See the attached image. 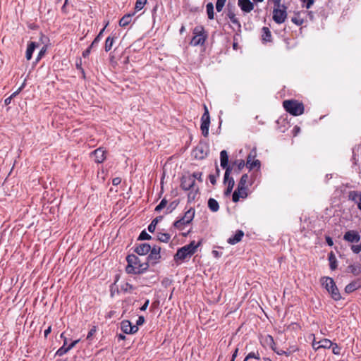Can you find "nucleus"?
Segmentation results:
<instances>
[{
	"label": "nucleus",
	"instance_id": "nucleus-1",
	"mask_svg": "<svg viewBox=\"0 0 361 361\" xmlns=\"http://www.w3.org/2000/svg\"><path fill=\"white\" fill-rule=\"evenodd\" d=\"M128 265L126 271L128 274H140L147 270L149 267L148 262H142L140 259L135 255H129L126 257Z\"/></svg>",
	"mask_w": 361,
	"mask_h": 361
},
{
	"label": "nucleus",
	"instance_id": "nucleus-2",
	"mask_svg": "<svg viewBox=\"0 0 361 361\" xmlns=\"http://www.w3.org/2000/svg\"><path fill=\"white\" fill-rule=\"evenodd\" d=\"M200 244V243H196L195 241H192L190 243L178 249L174 255V261L177 264H180L183 261L190 258L196 252Z\"/></svg>",
	"mask_w": 361,
	"mask_h": 361
},
{
	"label": "nucleus",
	"instance_id": "nucleus-3",
	"mask_svg": "<svg viewBox=\"0 0 361 361\" xmlns=\"http://www.w3.org/2000/svg\"><path fill=\"white\" fill-rule=\"evenodd\" d=\"M283 107L286 112L294 116L302 115L305 111L303 103L296 99L284 100Z\"/></svg>",
	"mask_w": 361,
	"mask_h": 361
},
{
	"label": "nucleus",
	"instance_id": "nucleus-4",
	"mask_svg": "<svg viewBox=\"0 0 361 361\" xmlns=\"http://www.w3.org/2000/svg\"><path fill=\"white\" fill-rule=\"evenodd\" d=\"M320 281L322 286L331 294V298L334 300L341 299V293L332 278L324 276Z\"/></svg>",
	"mask_w": 361,
	"mask_h": 361
},
{
	"label": "nucleus",
	"instance_id": "nucleus-5",
	"mask_svg": "<svg viewBox=\"0 0 361 361\" xmlns=\"http://www.w3.org/2000/svg\"><path fill=\"white\" fill-rule=\"evenodd\" d=\"M194 36L192 38L190 44L192 46L203 45L207 38V34L206 33L203 26H196L193 29Z\"/></svg>",
	"mask_w": 361,
	"mask_h": 361
},
{
	"label": "nucleus",
	"instance_id": "nucleus-6",
	"mask_svg": "<svg viewBox=\"0 0 361 361\" xmlns=\"http://www.w3.org/2000/svg\"><path fill=\"white\" fill-rule=\"evenodd\" d=\"M273 20L277 24L283 23L287 18V6L284 4H279L278 6H274Z\"/></svg>",
	"mask_w": 361,
	"mask_h": 361
},
{
	"label": "nucleus",
	"instance_id": "nucleus-7",
	"mask_svg": "<svg viewBox=\"0 0 361 361\" xmlns=\"http://www.w3.org/2000/svg\"><path fill=\"white\" fill-rule=\"evenodd\" d=\"M204 112L201 117V126L200 129L202 134L204 137H207L209 135V128L210 125V116L209 110L206 105H204Z\"/></svg>",
	"mask_w": 361,
	"mask_h": 361
},
{
	"label": "nucleus",
	"instance_id": "nucleus-8",
	"mask_svg": "<svg viewBox=\"0 0 361 361\" xmlns=\"http://www.w3.org/2000/svg\"><path fill=\"white\" fill-rule=\"evenodd\" d=\"M195 216V209L190 208L179 220L175 221L173 226H184L190 224Z\"/></svg>",
	"mask_w": 361,
	"mask_h": 361
},
{
	"label": "nucleus",
	"instance_id": "nucleus-9",
	"mask_svg": "<svg viewBox=\"0 0 361 361\" xmlns=\"http://www.w3.org/2000/svg\"><path fill=\"white\" fill-rule=\"evenodd\" d=\"M161 248L159 246H153L151 247V250L149 252V254L147 257V262L152 264H155L159 262L160 258H161V254H160Z\"/></svg>",
	"mask_w": 361,
	"mask_h": 361
},
{
	"label": "nucleus",
	"instance_id": "nucleus-10",
	"mask_svg": "<svg viewBox=\"0 0 361 361\" xmlns=\"http://www.w3.org/2000/svg\"><path fill=\"white\" fill-rule=\"evenodd\" d=\"M230 173H231L230 170L227 169L226 171H225L224 178V183L225 185H226V186H227L226 190L224 191V195L226 196H228L231 193L233 188L234 187V185H235L234 179L232 177L229 176Z\"/></svg>",
	"mask_w": 361,
	"mask_h": 361
},
{
	"label": "nucleus",
	"instance_id": "nucleus-11",
	"mask_svg": "<svg viewBox=\"0 0 361 361\" xmlns=\"http://www.w3.org/2000/svg\"><path fill=\"white\" fill-rule=\"evenodd\" d=\"M256 155L257 153L255 150H252L247 155L246 166L250 170H252L255 168H260L261 164L259 160L255 159L252 162H250V159H255L256 157Z\"/></svg>",
	"mask_w": 361,
	"mask_h": 361
},
{
	"label": "nucleus",
	"instance_id": "nucleus-12",
	"mask_svg": "<svg viewBox=\"0 0 361 361\" xmlns=\"http://www.w3.org/2000/svg\"><path fill=\"white\" fill-rule=\"evenodd\" d=\"M195 183V180L193 177L190 176H183L181 178L180 187L184 190H189L192 188Z\"/></svg>",
	"mask_w": 361,
	"mask_h": 361
},
{
	"label": "nucleus",
	"instance_id": "nucleus-13",
	"mask_svg": "<svg viewBox=\"0 0 361 361\" xmlns=\"http://www.w3.org/2000/svg\"><path fill=\"white\" fill-rule=\"evenodd\" d=\"M247 197V188H237L233 193L232 200L234 202H238L240 198L245 199Z\"/></svg>",
	"mask_w": 361,
	"mask_h": 361
},
{
	"label": "nucleus",
	"instance_id": "nucleus-14",
	"mask_svg": "<svg viewBox=\"0 0 361 361\" xmlns=\"http://www.w3.org/2000/svg\"><path fill=\"white\" fill-rule=\"evenodd\" d=\"M343 239L349 243H358L360 241V236L357 232L349 231L345 233Z\"/></svg>",
	"mask_w": 361,
	"mask_h": 361
},
{
	"label": "nucleus",
	"instance_id": "nucleus-15",
	"mask_svg": "<svg viewBox=\"0 0 361 361\" xmlns=\"http://www.w3.org/2000/svg\"><path fill=\"white\" fill-rule=\"evenodd\" d=\"M238 5L245 13H250L254 9V4L250 0H238Z\"/></svg>",
	"mask_w": 361,
	"mask_h": 361
},
{
	"label": "nucleus",
	"instance_id": "nucleus-16",
	"mask_svg": "<svg viewBox=\"0 0 361 361\" xmlns=\"http://www.w3.org/2000/svg\"><path fill=\"white\" fill-rule=\"evenodd\" d=\"M95 162L102 163L106 158V151L103 147H99L93 152Z\"/></svg>",
	"mask_w": 361,
	"mask_h": 361
},
{
	"label": "nucleus",
	"instance_id": "nucleus-17",
	"mask_svg": "<svg viewBox=\"0 0 361 361\" xmlns=\"http://www.w3.org/2000/svg\"><path fill=\"white\" fill-rule=\"evenodd\" d=\"M121 329L126 334H134L137 331L138 328L136 325H132L131 323L125 320L121 322Z\"/></svg>",
	"mask_w": 361,
	"mask_h": 361
},
{
	"label": "nucleus",
	"instance_id": "nucleus-18",
	"mask_svg": "<svg viewBox=\"0 0 361 361\" xmlns=\"http://www.w3.org/2000/svg\"><path fill=\"white\" fill-rule=\"evenodd\" d=\"M244 236V233L241 230H237L235 233L228 238L227 242L231 245H235L240 241H241L243 237Z\"/></svg>",
	"mask_w": 361,
	"mask_h": 361
},
{
	"label": "nucleus",
	"instance_id": "nucleus-19",
	"mask_svg": "<svg viewBox=\"0 0 361 361\" xmlns=\"http://www.w3.org/2000/svg\"><path fill=\"white\" fill-rule=\"evenodd\" d=\"M150 250L151 246L147 243H141L135 249V252L139 255H146Z\"/></svg>",
	"mask_w": 361,
	"mask_h": 361
},
{
	"label": "nucleus",
	"instance_id": "nucleus-20",
	"mask_svg": "<svg viewBox=\"0 0 361 361\" xmlns=\"http://www.w3.org/2000/svg\"><path fill=\"white\" fill-rule=\"evenodd\" d=\"M220 162H221V166L223 169H224L226 171L228 169L230 170V172L231 171V169L228 166V156L227 152L226 150H222L220 152Z\"/></svg>",
	"mask_w": 361,
	"mask_h": 361
},
{
	"label": "nucleus",
	"instance_id": "nucleus-21",
	"mask_svg": "<svg viewBox=\"0 0 361 361\" xmlns=\"http://www.w3.org/2000/svg\"><path fill=\"white\" fill-rule=\"evenodd\" d=\"M262 40L264 43L271 42L272 41L271 31L267 27H263L262 28Z\"/></svg>",
	"mask_w": 361,
	"mask_h": 361
},
{
	"label": "nucleus",
	"instance_id": "nucleus-22",
	"mask_svg": "<svg viewBox=\"0 0 361 361\" xmlns=\"http://www.w3.org/2000/svg\"><path fill=\"white\" fill-rule=\"evenodd\" d=\"M361 287V282L359 280L354 281L348 284L345 288L346 293H350Z\"/></svg>",
	"mask_w": 361,
	"mask_h": 361
},
{
	"label": "nucleus",
	"instance_id": "nucleus-23",
	"mask_svg": "<svg viewBox=\"0 0 361 361\" xmlns=\"http://www.w3.org/2000/svg\"><path fill=\"white\" fill-rule=\"evenodd\" d=\"M38 47V44L35 42H30L27 44V47L25 53V57L27 60H30L32 59V54L35 49Z\"/></svg>",
	"mask_w": 361,
	"mask_h": 361
},
{
	"label": "nucleus",
	"instance_id": "nucleus-24",
	"mask_svg": "<svg viewBox=\"0 0 361 361\" xmlns=\"http://www.w3.org/2000/svg\"><path fill=\"white\" fill-rule=\"evenodd\" d=\"M133 16L134 13L124 15L119 20V25L123 27L128 26L131 23Z\"/></svg>",
	"mask_w": 361,
	"mask_h": 361
},
{
	"label": "nucleus",
	"instance_id": "nucleus-25",
	"mask_svg": "<svg viewBox=\"0 0 361 361\" xmlns=\"http://www.w3.org/2000/svg\"><path fill=\"white\" fill-rule=\"evenodd\" d=\"M78 342V340L73 341L68 347H65V345H63L56 353V355L62 356L65 355L68 350H70L75 345V344Z\"/></svg>",
	"mask_w": 361,
	"mask_h": 361
},
{
	"label": "nucleus",
	"instance_id": "nucleus-26",
	"mask_svg": "<svg viewBox=\"0 0 361 361\" xmlns=\"http://www.w3.org/2000/svg\"><path fill=\"white\" fill-rule=\"evenodd\" d=\"M193 155L197 159H203L206 157L207 153L204 151L202 147H197L193 150Z\"/></svg>",
	"mask_w": 361,
	"mask_h": 361
},
{
	"label": "nucleus",
	"instance_id": "nucleus-27",
	"mask_svg": "<svg viewBox=\"0 0 361 361\" xmlns=\"http://www.w3.org/2000/svg\"><path fill=\"white\" fill-rule=\"evenodd\" d=\"M348 197L349 200L355 202L358 204V202H361V192L357 191H350Z\"/></svg>",
	"mask_w": 361,
	"mask_h": 361
},
{
	"label": "nucleus",
	"instance_id": "nucleus-28",
	"mask_svg": "<svg viewBox=\"0 0 361 361\" xmlns=\"http://www.w3.org/2000/svg\"><path fill=\"white\" fill-rule=\"evenodd\" d=\"M208 207L212 212H216L219 209L218 202L214 198H209L208 200Z\"/></svg>",
	"mask_w": 361,
	"mask_h": 361
},
{
	"label": "nucleus",
	"instance_id": "nucleus-29",
	"mask_svg": "<svg viewBox=\"0 0 361 361\" xmlns=\"http://www.w3.org/2000/svg\"><path fill=\"white\" fill-rule=\"evenodd\" d=\"M329 261L331 269L335 270L337 267V260L333 252L329 254Z\"/></svg>",
	"mask_w": 361,
	"mask_h": 361
},
{
	"label": "nucleus",
	"instance_id": "nucleus-30",
	"mask_svg": "<svg viewBox=\"0 0 361 361\" xmlns=\"http://www.w3.org/2000/svg\"><path fill=\"white\" fill-rule=\"evenodd\" d=\"M207 13L208 16V18L210 20H213L214 18V5L212 3L209 2L206 6Z\"/></svg>",
	"mask_w": 361,
	"mask_h": 361
},
{
	"label": "nucleus",
	"instance_id": "nucleus-31",
	"mask_svg": "<svg viewBox=\"0 0 361 361\" xmlns=\"http://www.w3.org/2000/svg\"><path fill=\"white\" fill-rule=\"evenodd\" d=\"M248 179H249V176L247 174H243L238 183V186L237 188H240V189L241 190L242 188H247V183L248 181Z\"/></svg>",
	"mask_w": 361,
	"mask_h": 361
},
{
	"label": "nucleus",
	"instance_id": "nucleus-32",
	"mask_svg": "<svg viewBox=\"0 0 361 361\" xmlns=\"http://www.w3.org/2000/svg\"><path fill=\"white\" fill-rule=\"evenodd\" d=\"M264 343L268 345L273 350H275V342L274 338L270 335H267L264 338Z\"/></svg>",
	"mask_w": 361,
	"mask_h": 361
},
{
	"label": "nucleus",
	"instance_id": "nucleus-33",
	"mask_svg": "<svg viewBox=\"0 0 361 361\" xmlns=\"http://www.w3.org/2000/svg\"><path fill=\"white\" fill-rule=\"evenodd\" d=\"M116 39L115 37H108L105 41V51H109L111 49L113 44L114 42V39Z\"/></svg>",
	"mask_w": 361,
	"mask_h": 361
},
{
	"label": "nucleus",
	"instance_id": "nucleus-34",
	"mask_svg": "<svg viewBox=\"0 0 361 361\" xmlns=\"http://www.w3.org/2000/svg\"><path fill=\"white\" fill-rule=\"evenodd\" d=\"M291 21L298 26L302 25L304 23V19L300 17L299 13H295V15L291 18Z\"/></svg>",
	"mask_w": 361,
	"mask_h": 361
},
{
	"label": "nucleus",
	"instance_id": "nucleus-35",
	"mask_svg": "<svg viewBox=\"0 0 361 361\" xmlns=\"http://www.w3.org/2000/svg\"><path fill=\"white\" fill-rule=\"evenodd\" d=\"M320 344L319 345L320 348H330L332 345V342L327 338H324L319 341Z\"/></svg>",
	"mask_w": 361,
	"mask_h": 361
},
{
	"label": "nucleus",
	"instance_id": "nucleus-36",
	"mask_svg": "<svg viewBox=\"0 0 361 361\" xmlns=\"http://www.w3.org/2000/svg\"><path fill=\"white\" fill-rule=\"evenodd\" d=\"M227 16L232 23L240 26L238 19L236 18L235 14L233 11H229L227 13Z\"/></svg>",
	"mask_w": 361,
	"mask_h": 361
},
{
	"label": "nucleus",
	"instance_id": "nucleus-37",
	"mask_svg": "<svg viewBox=\"0 0 361 361\" xmlns=\"http://www.w3.org/2000/svg\"><path fill=\"white\" fill-rule=\"evenodd\" d=\"M170 235L168 233H159L157 235V238L161 242L167 243L170 240Z\"/></svg>",
	"mask_w": 361,
	"mask_h": 361
},
{
	"label": "nucleus",
	"instance_id": "nucleus-38",
	"mask_svg": "<svg viewBox=\"0 0 361 361\" xmlns=\"http://www.w3.org/2000/svg\"><path fill=\"white\" fill-rule=\"evenodd\" d=\"M147 0H137L135 5V11L142 10L144 6L147 4Z\"/></svg>",
	"mask_w": 361,
	"mask_h": 361
},
{
	"label": "nucleus",
	"instance_id": "nucleus-39",
	"mask_svg": "<svg viewBox=\"0 0 361 361\" xmlns=\"http://www.w3.org/2000/svg\"><path fill=\"white\" fill-rule=\"evenodd\" d=\"M348 270L354 275H358L360 273V268L355 265H349Z\"/></svg>",
	"mask_w": 361,
	"mask_h": 361
},
{
	"label": "nucleus",
	"instance_id": "nucleus-40",
	"mask_svg": "<svg viewBox=\"0 0 361 361\" xmlns=\"http://www.w3.org/2000/svg\"><path fill=\"white\" fill-rule=\"evenodd\" d=\"M251 358H255V359L259 360V353H255L254 352H251V353H248L247 355L245 357L244 361H247L249 359H251Z\"/></svg>",
	"mask_w": 361,
	"mask_h": 361
},
{
	"label": "nucleus",
	"instance_id": "nucleus-41",
	"mask_svg": "<svg viewBox=\"0 0 361 361\" xmlns=\"http://www.w3.org/2000/svg\"><path fill=\"white\" fill-rule=\"evenodd\" d=\"M167 204V201L165 199L161 200L160 203L156 207L155 211L159 212L164 208Z\"/></svg>",
	"mask_w": 361,
	"mask_h": 361
},
{
	"label": "nucleus",
	"instance_id": "nucleus-42",
	"mask_svg": "<svg viewBox=\"0 0 361 361\" xmlns=\"http://www.w3.org/2000/svg\"><path fill=\"white\" fill-rule=\"evenodd\" d=\"M332 352L334 355H340L341 348L336 343H332Z\"/></svg>",
	"mask_w": 361,
	"mask_h": 361
},
{
	"label": "nucleus",
	"instance_id": "nucleus-43",
	"mask_svg": "<svg viewBox=\"0 0 361 361\" xmlns=\"http://www.w3.org/2000/svg\"><path fill=\"white\" fill-rule=\"evenodd\" d=\"M351 250L355 253H359L361 252V242L357 245H353L351 246Z\"/></svg>",
	"mask_w": 361,
	"mask_h": 361
},
{
	"label": "nucleus",
	"instance_id": "nucleus-44",
	"mask_svg": "<svg viewBox=\"0 0 361 361\" xmlns=\"http://www.w3.org/2000/svg\"><path fill=\"white\" fill-rule=\"evenodd\" d=\"M150 238H151L150 235L147 233H146L145 231H143L140 234V236H139L138 239L141 240H149V239H150Z\"/></svg>",
	"mask_w": 361,
	"mask_h": 361
},
{
	"label": "nucleus",
	"instance_id": "nucleus-45",
	"mask_svg": "<svg viewBox=\"0 0 361 361\" xmlns=\"http://www.w3.org/2000/svg\"><path fill=\"white\" fill-rule=\"evenodd\" d=\"M191 177H193L194 179L198 180L200 182H202V172H194Z\"/></svg>",
	"mask_w": 361,
	"mask_h": 361
},
{
	"label": "nucleus",
	"instance_id": "nucleus-46",
	"mask_svg": "<svg viewBox=\"0 0 361 361\" xmlns=\"http://www.w3.org/2000/svg\"><path fill=\"white\" fill-rule=\"evenodd\" d=\"M303 4H305V7L308 9L310 8L314 4V0H300Z\"/></svg>",
	"mask_w": 361,
	"mask_h": 361
},
{
	"label": "nucleus",
	"instance_id": "nucleus-47",
	"mask_svg": "<svg viewBox=\"0 0 361 361\" xmlns=\"http://www.w3.org/2000/svg\"><path fill=\"white\" fill-rule=\"evenodd\" d=\"M25 87V83H23L16 92H14L11 96L10 97L11 99H13V97H15L16 95H18L21 91Z\"/></svg>",
	"mask_w": 361,
	"mask_h": 361
},
{
	"label": "nucleus",
	"instance_id": "nucleus-48",
	"mask_svg": "<svg viewBox=\"0 0 361 361\" xmlns=\"http://www.w3.org/2000/svg\"><path fill=\"white\" fill-rule=\"evenodd\" d=\"M104 30V28H103L99 33V35L96 37V38L94 39L93 42H92V47L93 46L94 44L95 43H97L100 38L102 37V34H103V32Z\"/></svg>",
	"mask_w": 361,
	"mask_h": 361
},
{
	"label": "nucleus",
	"instance_id": "nucleus-49",
	"mask_svg": "<svg viewBox=\"0 0 361 361\" xmlns=\"http://www.w3.org/2000/svg\"><path fill=\"white\" fill-rule=\"evenodd\" d=\"M319 344H320L319 341H317L315 338H314V339L312 341V345L315 351H317L319 349Z\"/></svg>",
	"mask_w": 361,
	"mask_h": 361
},
{
	"label": "nucleus",
	"instance_id": "nucleus-50",
	"mask_svg": "<svg viewBox=\"0 0 361 361\" xmlns=\"http://www.w3.org/2000/svg\"><path fill=\"white\" fill-rule=\"evenodd\" d=\"M162 218H163L162 216L156 217L154 219L152 220V221L151 222V224L149 226H157V224L161 220Z\"/></svg>",
	"mask_w": 361,
	"mask_h": 361
},
{
	"label": "nucleus",
	"instance_id": "nucleus-51",
	"mask_svg": "<svg viewBox=\"0 0 361 361\" xmlns=\"http://www.w3.org/2000/svg\"><path fill=\"white\" fill-rule=\"evenodd\" d=\"M209 179L210 180V183L212 184V185H215L216 183V176L215 175H213V174H210L209 176Z\"/></svg>",
	"mask_w": 361,
	"mask_h": 361
},
{
	"label": "nucleus",
	"instance_id": "nucleus-52",
	"mask_svg": "<svg viewBox=\"0 0 361 361\" xmlns=\"http://www.w3.org/2000/svg\"><path fill=\"white\" fill-rule=\"evenodd\" d=\"M121 183V178L120 177H116L112 180V184L114 185H118Z\"/></svg>",
	"mask_w": 361,
	"mask_h": 361
},
{
	"label": "nucleus",
	"instance_id": "nucleus-53",
	"mask_svg": "<svg viewBox=\"0 0 361 361\" xmlns=\"http://www.w3.org/2000/svg\"><path fill=\"white\" fill-rule=\"evenodd\" d=\"M45 51H46V49H45L44 47H43V48L40 50V51H39V54H38L37 58V61H39V60L41 59L42 56L44 54Z\"/></svg>",
	"mask_w": 361,
	"mask_h": 361
},
{
	"label": "nucleus",
	"instance_id": "nucleus-54",
	"mask_svg": "<svg viewBox=\"0 0 361 361\" xmlns=\"http://www.w3.org/2000/svg\"><path fill=\"white\" fill-rule=\"evenodd\" d=\"M212 255L215 258H219L221 256L222 253L217 250H213Z\"/></svg>",
	"mask_w": 361,
	"mask_h": 361
},
{
	"label": "nucleus",
	"instance_id": "nucleus-55",
	"mask_svg": "<svg viewBox=\"0 0 361 361\" xmlns=\"http://www.w3.org/2000/svg\"><path fill=\"white\" fill-rule=\"evenodd\" d=\"M224 5L216 3V9L217 12H221L223 10Z\"/></svg>",
	"mask_w": 361,
	"mask_h": 361
},
{
	"label": "nucleus",
	"instance_id": "nucleus-56",
	"mask_svg": "<svg viewBox=\"0 0 361 361\" xmlns=\"http://www.w3.org/2000/svg\"><path fill=\"white\" fill-rule=\"evenodd\" d=\"M149 300H147L146 302L144 303V305L140 307V310L145 311L147 310L148 305H149Z\"/></svg>",
	"mask_w": 361,
	"mask_h": 361
},
{
	"label": "nucleus",
	"instance_id": "nucleus-57",
	"mask_svg": "<svg viewBox=\"0 0 361 361\" xmlns=\"http://www.w3.org/2000/svg\"><path fill=\"white\" fill-rule=\"evenodd\" d=\"M245 163L244 160H242V159L240 160L239 163H238V169L241 170L245 166Z\"/></svg>",
	"mask_w": 361,
	"mask_h": 361
},
{
	"label": "nucleus",
	"instance_id": "nucleus-58",
	"mask_svg": "<svg viewBox=\"0 0 361 361\" xmlns=\"http://www.w3.org/2000/svg\"><path fill=\"white\" fill-rule=\"evenodd\" d=\"M51 331V326H49L44 332V337L47 338Z\"/></svg>",
	"mask_w": 361,
	"mask_h": 361
},
{
	"label": "nucleus",
	"instance_id": "nucleus-59",
	"mask_svg": "<svg viewBox=\"0 0 361 361\" xmlns=\"http://www.w3.org/2000/svg\"><path fill=\"white\" fill-rule=\"evenodd\" d=\"M238 348H235V350H234V352L233 353L232 358H231V361L235 360V357L238 355Z\"/></svg>",
	"mask_w": 361,
	"mask_h": 361
},
{
	"label": "nucleus",
	"instance_id": "nucleus-60",
	"mask_svg": "<svg viewBox=\"0 0 361 361\" xmlns=\"http://www.w3.org/2000/svg\"><path fill=\"white\" fill-rule=\"evenodd\" d=\"M90 53V46H89L86 50L82 53L83 57H86Z\"/></svg>",
	"mask_w": 361,
	"mask_h": 361
},
{
	"label": "nucleus",
	"instance_id": "nucleus-61",
	"mask_svg": "<svg viewBox=\"0 0 361 361\" xmlns=\"http://www.w3.org/2000/svg\"><path fill=\"white\" fill-rule=\"evenodd\" d=\"M275 6H278L279 4H282L281 0H269Z\"/></svg>",
	"mask_w": 361,
	"mask_h": 361
},
{
	"label": "nucleus",
	"instance_id": "nucleus-62",
	"mask_svg": "<svg viewBox=\"0 0 361 361\" xmlns=\"http://www.w3.org/2000/svg\"><path fill=\"white\" fill-rule=\"evenodd\" d=\"M144 321H145V319L143 317H140L138 318V320L137 321V325H141L144 323Z\"/></svg>",
	"mask_w": 361,
	"mask_h": 361
},
{
	"label": "nucleus",
	"instance_id": "nucleus-63",
	"mask_svg": "<svg viewBox=\"0 0 361 361\" xmlns=\"http://www.w3.org/2000/svg\"><path fill=\"white\" fill-rule=\"evenodd\" d=\"M326 240L327 244L329 246H332L333 245V240H332V239L330 237H326Z\"/></svg>",
	"mask_w": 361,
	"mask_h": 361
},
{
	"label": "nucleus",
	"instance_id": "nucleus-64",
	"mask_svg": "<svg viewBox=\"0 0 361 361\" xmlns=\"http://www.w3.org/2000/svg\"><path fill=\"white\" fill-rule=\"evenodd\" d=\"M11 99H11L10 97H8V98H6V99H5V101H4L5 104H6V105L9 104L11 103Z\"/></svg>",
	"mask_w": 361,
	"mask_h": 361
}]
</instances>
